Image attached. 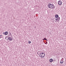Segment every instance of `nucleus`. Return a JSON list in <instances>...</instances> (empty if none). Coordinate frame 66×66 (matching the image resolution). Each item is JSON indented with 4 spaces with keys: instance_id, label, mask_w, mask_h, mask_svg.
Returning <instances> with one entry per match:
<instances>
[{
    "instance_id": "9d476101",
    "label": "nucleus",
    "mask_w": 66,
    "mask_h": 66,
    "mask_svg": "<svg viewBox=\"0 0 66 66\" xmlns=\"http://www.w3.org/2000/svg\"><path fill=\"white\" fill-rule=\"evenodd\" d=\"M28 42L29 44H31V42L30 41H28Z\"/></svg>"
},
{
    "instance_id": "ddd939ff",
    "label": "nucleus",
    "mask_w": 66,
    "mask_h": 66,
    "mask_svg": "<svg viewBox=\"0 0 66 66\" xmlns=\"http://www.w3.org/2000/svg\"><path fill=\"white\" fill-rule=\"evenodd\" d=\"M2 35H0V37H2Z\"/></svg>"
},
{
    "instance_id": "7ed1b4c3",
    "label": "nucleus",
    "mask_w": 66,
    "mask_h": 66,
    "mask_svg": "<svg viewBox=\"0 0 66 66\" xmlns=\"http://www.w3.org/2000/svg\"><path fill=\"white\" fill-rule=\"evenodd\" d=\"M58 3L59 5H61L62 3V1H59L58 2Z\"/></svg>"
},
{
    "instance_id": "9b49d317",
    "label": "nucleus",
    "mask_w": 66,
    "mask_h": 66,
    "mask_svg": "<svg viewBox=\"0 0 66 66\" xmlns=\"http://www.w3.org/2000/svg\"><path fill=\"white\" fill-rule=\"evenodd\" d=\"M47 40V41H48V40H47L45 38H44L43 39V40Z\"/></svg>"
},
{
    "instance_id": "dca6fc26",
    "label": "nucleus",
    "mask_w": 66,
    "mask_h": 66,
    "mask_svg": "<svg viewBox=\"0 0 66 66\" xmlns=\"http://www.w3.org/2000/svg\"><path fill=\"white\" fill-rule=\"evenodd\" d=\"M1 38L0 37V39Z\"/></svg>"
},
{
    "instance_id": "39448f33",
    "label": "nucleus",
    "mask_w": 66,
    "mask_h": 66,
    "mask_svg": "<svg viewBox=\"0 0 66 66\" xmlns=\"http://www.w3.org/2000/svg\"><path fill=\"white\" fill-rule=\"evenodd\" d=\"M8 39H9V40H13V38H11V37L8 38Z\"/></svg>"
},
{
    "instance_id": "f8f14e48",
    "label": "nucleus",
    "mask_w": 66,
    "mask_h": 66,
    "mask_svg": "<svg viewBox=\"0 0 66 66\" xmlns=\"http://www.w3.org/2000/svg\"><path fill=\"white\" fill-rule=\"evenodd\" d=\"M6 39H7H7H8L9 38L7 37H6V38H5Z\"/></svg>"
},
{
    "instance_id": "f03ea898",
    "label": "nucleus",
    "mask_w": 66,
    "mask_h": 66,
    "mask_svg": "<svg viewBox=\"0 0 66 66\" xmlns=\"http://www.w3.org/2000/svg\"><path fill=\"white\" fill-rule=\"evenodd\" d=\"M44 53H42L40 54V57L41 58H44L45 56H44Z\"/></svg>"
},
{
    "instance_id": "2eb2a0df",
    "label": "nucleus",
    "mask_w": 66,
    "mask_h": 66,
    "mask_svg": "<svg viewBox=\"0 0 66 66\" xmlns=\"http://www.w3.org/2000/svg\"><path fill=\"white\" fill-rule=\"evenodd\" d=\"M47 42L46 41V43H45V44H47Z\"/></svg>"
},
{
    "instance_id": "0eeeda50",
    "label": "nucleus",
    "mask_w": 66,
    "mask_h": 66,
    "mask_svg": "<svg viewBox=\"0 0 66 66\" xmlns=\"http://www.w3.org/2000/svg\"><path fill=\"white\" fill-rule=\"evenodd\" d=\"M8 33V32H7L6 31L5 32H4V34H5V35H7V34Z\"/></svg>"
},
{
    "instance_id": "4468645a",
    "label": "nucleus",
    "mask_w": 66,
    "mask_h": 66,
    "mask_svg": "<svg viewBox=\"0 0 66 66\" xmlns=\"http://www.w3.org/2000/svg\"><path fill=\"white\" fill-rule=\"evenodd\" d=\"M44 56H45V53H44Z\"/></svg>"
},
{
    "instance_id": "423d86ee",
    "label": "nucleus",
    "mask_w": 66,
    "mask_h": 66,
    "mask_svg": "<svg viewBox=\"0 0 66 66\" xmlns=\"http://www.w3.org/2000/svg\"><path fill=\"white\" fill-rule=\"evenodd\" d=\"M50 62L51 63H52V62H53V59H51L50 60Z\"/></svg>"
},
{
    "instance_id": "20e7f679",
    "label": "nucleus",
    "mask_w": 66,
    "mask_h": 66,
    "mask_svg": "<svg viewBox=\"0 0 66 66\" xmlns=\"http://www.w3.org/2000/svg\"><path fill=\"white\" fill-rule=\"evenodd\" d=\"M60 17H59L58 18H56L55 20L56 21H59L60 20Z\"/></svg>"
},
{
    "instance_id": "1a4fd4ad",
    "label": "nucleus",
    "mask_w": 66,
    "mask_h": 66,
    "mask_svg": "<svg viewBox=\"0 0 66 66\" xmlns=\"http://www.w3.org/2000/svg\"><path fill=\"white\" fill-rule=\"evenodd\" d=\"M64 62V61H63V60H62L61 61H60V63L61 64H63V63Z\"/></svg>"
},
{
    "instance_id": "f257e3e1",
    "label": "nucleus",
    "mask_w": 66,
    "mask_h": 66,
    "mask_svg": "<svg viewBox=\"0 0 66 66\" xmlns=\"http://www.w3.org/2000/svg\"><path fill=\"white\" fill-rule=\"evenodd\" d=\"M47 7L49 9H54L55 8V6L54 5L51 4H48L47 5Z\"/></svg>"
},
{
    "instance_id": "6e6552de",
    "label": "nucleus",
    "mask_w": 66,
    "mask_h": 66,
    "mask_svg": "<svg viewBox=\"0 0 66 66\" xmlns=\"http://www.w3.org/2000/svg\"><path fill=\"white\" fill-rule=\"evenodd\" d=\"M56 18H58L59 17V15L57 14H56L55 16Z\"/></svg>"
}]
</instances>
